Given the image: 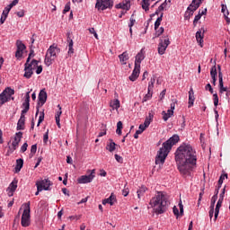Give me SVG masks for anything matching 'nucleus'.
Segmentation results:
<instances>
[{"instance_id":"nucleus-1","label":"nucleus","mask_w":230,"mask_h":230,"mask_svg":"<svg viewBox=\"0 0 230 230\" xmlns=\"http://www.w3.org/2000/svg\"><path fill=\"white\" fill-rule=\"evenodd\" d=\"M178 170L184 178L191 177V172L197 168V151L190 144H181L175 152Z\"/></svg>"},{"instance_id":"nucleus-2","label":"nucleus","mask_w":230,"mask_h":230,"mask_svg":"<svg viewBox=\"0 0 230 230\" xmlns=\"http://www.w3.org/2000/svg\"><path fill=\"white\" fill-rule=\"evenodd\" d=\"M149 204L151 208H153L155 215H163V213H166V209H168V194L164 191H157L155 196L151 199Z\"/></svg>"},{"instance_id":"nucleus-3","label":"nucleus","mask_w":230,"mask_h":230,"mask_svg":"<svg viewBox=\"0 0 230 230\" xmlns=\"http://www.w3.org/2000/svg\"><path fill=\"white\" fill-rule=\"evenodd\" d=\"M179 140V135H173L167 141L163 143L162 147L158 150L155 156V164H164V162L170 154V150H172V146H173V145H177Z\"/></svg>"},{"instance_id":"nucleus-4","label":"nucleus","mask_w":230,"mask_h":230,"mask_svg":"<svg viewBox=\"0 0 230 230\" xmlns=\"http://www.w3.org/2000/svg\"><path fill=\"white\" fill-rule=\"evenodd\" d=\"M60 53V48H58V46H57L56 44L51 45L46 53L45 56V65L49 67V66H51V64H53V62H55V58H57L58 57Z\"/></svg>"},{"instance_id":"nucleus-5","label":"nucleus","mask_w":230,"mask_h":230,"mask_svg":"<svg viewBox=\"0 0 230 230\" xmlns=\"http://www.w3.org/2000/svg\"><path fill=\"white\" fill-rule=\"evenodd\" d=\"M24 209L22 215L21 224L22 227H30L31 225V208H30V202H27L23 204Z\"/></svg>"},{"instance_id":"nucleus-6","label":"nucleus","mask_w":230,"mask_h":230,"mask_svg":"<svg viewBox=\"0 0 230 230\" xmlns=\"http://www.w3.org/2000/svg\"><path fill=\"white\" fill-rule=\"evenodd\" d=\"M114 0H96L95 8L100 12L105 10H112Z\"/></svg>"},{"instance_id":"nucleus-7","label":"nucleus","mask_w":230,"mask_h":230,"mask_svg":"<svg viewBox=\"0 0 230 230\" xmlns=\"http://www.w3.org/2000/svg\"><path fill=\"white\" fill-rule=\"evenodd\" d=\"M15 94V91L10 87L5 88L1 93H0V107H3L4 103L7 102H10V98Z\"/></svg>"},{"instance_id":"nucleus-8","label":"nucleus","mask_w":230,"mask_h":230,"mask_svg":"<svg viewBox=\"0 0 230 230\" xmlns=\"http://www.w3.org/2000/svg\"><path fill=\"white\" fill-rule=\"evenodd\" d=\"M169 44H171L170 38L168 36H163L158 44V55H164Z\"/></svg>"},{"instance_id":"nucleus-9","label":"nucleus","mask_w":230,"mask_h":230,"mask_svg":"<svg viewBox=\"0 0 230 230\" xmlns=\"http://www.w3.org/2000/svg\"><path fill=\"white\" fill-rule=\"evenodd\" d=\"M91 173L88 175H82L77 179L78 184H89V182H93L94 180V173H96V170L93 169L90 171Z\"/></svg>"},{"instance_id":"nucleus-10","label":"nucleus","mask_w":230,"mask_h":230,"mask_svg":"<svg viewBox=\"0 0 230 230\" xmlns=\"http://www.w3.org/2000/svg\"><path fill=\"white\" fill-rule=\"evenodd\" d=\"M16 52H15V58L17 60H21L22 58V55L24 54V50L26 49V45L22 43V40H16Z\"/></svg>"},{"instance_id":"nucleus-11","label":"nucleus","mask_w":230,"mask_h":230,"mask_svg":"<svg viewBox=\"0 0 230 230\" xmlns=\"http://www.w3.org/2000/svg\"><path fill=\"white\" fill-rule=\"evenodd\" d=\"M204 33H206V30L204 29V27H201L196 32V40L200 48H204Z\"/></svg>"},{"instance_id":"nucleus-12","label":"nucleus","mask_w":230,"mask_h":230,"mask_svg":"<svg viewBox=\"0 0 230 230\" xmlns=\"http://www.w3.org/2000/svg\"><path fill=\"white\" fill-rule=\"evenodd\" d=\"M36 186H40V188L45 190V191H49V190H51L50 186H51V181H49V179H44L41 181H36Z\"/></svg>"},{"instance_id":"nucleus-13","label":"nucleus","mask_w":230,"mask_h":230,"mask_svg":"<svg viewBox=\"0 0 230 230\" xmlns=\"http://www.w3.org/2000/svg\"><path fill=\"white\" fill-rule=\"evenodd\" d=\"M178 207L179 208L176 206L172 208V213L174 217H176V218H179L180 217H182V215H184V205H182L181 200L179 201ZM179 209H180V212H179Z\"/></svg>"},{"instance_id":"nucleus-14","label":"nucleus","mask_w":230,"mask_h":230,"mask_svg":"<svg viewBox=\"0 0 230 230\" xmlns=\"http://www.w3.org/2000/svg\"><path fill=\"white\" fill-rule=\"evenodd\" d=\"M21 139H22V132L19 131L15 133L14 138L12 142L13 150H17V147L19 146V143H21Z\"/></svg>"},{"instance_id":"nucleus-15","label":"nucleus","mask_w":230,"mask_h":230,"mask_svg":"<svg viewBox=\"0 0 230 230\" xmlns=\"http://www.w3.org/2000/svg\"><path fill=\"white\" fill-rule=\"evenodd\" d=\"M38 105H40V107H42V105H44V103H46V102L48 101V93H46L45 89L40 90L39 96H38Z\"/></svg>"},{"instance_id":"nucleus-16","label":"nucleus","mask_w":230,"mask_h":230,"mask_svg":"<svg viewBox=\"0 0 230 230\" xmlns=\"http://www.w3.org/2000/svg\"><path fill=\"white\" fill-rule=\"evenodd\" d=\"M117 10H126L128 12L130 10V0H124L121 3H119L115 5Z\"/></svg>"},{"instance_id":"nucleus-17","label":"nucleus","mask_w":230,"mask_h":230,"mask_svg":"<svg viewBox=\"0 0 230 230\" xmlns=\"http://www.w3.org/2000/svg\"><path fill=\"white\" fill-rule=\"evenodd\" d=\"M17 179H14L7 188V195L8 197H13V193H15V190H17Z\"/></svg>"},{"instance_id":"nucleus-18","label":"nucleus","mask_w":230,"mask_h":230,"mask_svg":"<svg viewBox=\"0 0 230 230\" xmlns=\"http://www.w3.org/2000/svg\"><path fill=\"white\" fill-rule=\"evenodd\" d=\"M217 200H218V197L213 196L210 200V207L208 211V216L211 220L213 218V215H215V204H217Z\"/></svg>"},{"instance_id":"nucleus-19","label":"nucleus","mask_w":230,"mask_h":230,"mask_svg":"<svg viewBox=\"0 0 230 230\" xmlns=\"http://www.w3.org/2000/svg\"><path fill=\"white\" fill-rule=\"evenodd\" d=\"M140 71H141V66H135V68H134L131 75H129V80L131 82H136L137 80V78L139 77Z\"/></svg>"},{"instance_id":"nucleus-20","label":"nucleus","mask_w":230,"mask_h":230,"mask_svg":"<svg viewBox=\"0 0 230 230\" xmlns=\"http://www.w3.org/2000/svg\"><path fill=\"white\" fill-rule=\"evenodd\" d=\"M116 202H117V199H116V195H114V193H111L109 198L104 199L102 200L103 206H106V204H110V206H114Z\"/></svg>"},{"instance_id":"nucleus-21","label":"nucleus","mask_w":230,"mask_h":230,"mask_svg":"<svg viewBox=\"0 0 230 230\" xmlns=\"http://www.w3.org/2000/svg\"><path fill=\"white\" fill-rule=\"evenodd\" d=\"M143 60H145V54L143 53V49H141L136 56L135 66L141 67V62H143Z\"/></svg>"},{"instance_id":"nucleus-22","label":"nucleus","mask_w":230,"mask_h":230,"mask_svg":"<svg viewBox=\"0 0 230 230\" xmlns=\"http://www.w3.org/2000/svg\"><path fill=\"white\" fill-rule=\"evenodd\" d=\"M218 80H219V93H221L222 94L227 92V87H224V75L222 74V72H219Z\"/></svg>"},{"instance_id":"nucleus-23","label":"nucleus","mask_w":230,"mask_h":230,"mask_svg":"<svg viewBox=\"0 0 230 230\" xmlns=\"http://www.w3.org/2000/svg\"><path fill=\"white\" fill-rule=\"evenodd\" d=\"M224 203V200L218 199L217 203L216 205L215 210H214V220L216 221L217 218H218V215L220 213V208H222V204Z\"/></svg>"},{"instance_id":"nucleus-24","label":"nucleus","mask_w":230,"mask_h":230,"mask_svg":"<svg viewBox=\"0 0 230 230\" xmlns=\"http://www.w3.org/2000/svg\"><path fill=\"white\" fill-rule=\"evenodd\" d=\"M195 103V93L193 92V88H190L189 91V109H191Z\"/></svg>"},{"instance_id":"nucleus-25","label":"nucleus","mask_w":230,"mask_h":230,"mask_svg":"<svg viewBox=\"0 0 230 230\" xmlns=\"http://www.w3.org/2000/svg\"><path fill=\"white\" fill-rule=\"evenodd\" d=\"M201 3L202 0H193L188 8L192 10V12H196V10H199Z\"/></svg>"},{"instance_id":"nucleus-26","label":"nucleus","mask_w":230,"mask_h":230,"mask_svg":"<svg viewBox=\"0 0 230 230\" xmlns=\"http://www.w3.org/2000/svg\"><path fill=\"white\" fill-rule=\"evenodd\" d=\"M26 121V118L24 115H21L18 122H17V130H24V122Z\"/></svg>"},{"instance_id":"nucleus-27","label":"nucleus","mask_w":230,"mask_h":230,"mask_svg":"<svg viewBox=\"0 0 230 230\" xmlns=\"http://www.w3.org/2000/svg\"><path fill=\"white\" fill-rule=\"evenodd\" d=\"M24 78L30 79L31 78L32 75H33V71L31 70V68L25 63L24 64Z\"/></svg>"},{"instance_id":"nucleus-28","label":"nucleus","mask_w":230,"mask_h":230,"mask_svg":"<svg viewBox=\"0 0 230 230\" xmlns=\"http://www.w3.org/2000/svg\"><path fill=\"white\" fill-rule=\"evenodd\" d=\"M22 166H24V160H22V158L17 159L14 168L15 173H19V172H21V170L22 169Z\"/></svg>"},{"instance_id":"nucleus-29","label":"nucleus","mask_w":230,"mask_h":230,"mask_svg":"<svg viewBox=\"0 0 230 230\" xmlns=\"http://www.w3.org/2000/svg\"><path fill=\"white\" fill-rule=\"evenodd\" d=\"M119 61L123 66L127 65V60H128V52L124 51L122 54L119 55Z\"/></svg>"},{"instance_id":"nucleus-30","label":"nucleus","mask_w":230,"mask_h":230,"mask_svg":"<svg viewBox=\"0 0 230 230\" xmlns=\"http://www.w3.org/2000/svg\"><path fill=\"white\" fill-rule=\"evenodd\" d=\"M25 64L31 69V71H35L39 66V61H37V59H32L31 63L26 61Z\"/></svg>"},{"instance_id":"nucleus-31","label":"nucleus","mask_w":230,"mask_h":230,"mask_svg":"<svg viewBox=\"0 0 230 230\" xmlns=\"http://www.w3.org/2000/svg\"><path fill=\"white\" fill-rule=\"evenodd\" d=\"M168 6V2L165 0L155 12L153 15H159L161 12L164 11L165 8Z\"/></svg>"},{"instance_id":"nucleus-32","label":"nucleus","mask_w":230,"mask_h":230,"mask_svg":"<svg viewBox=\"0 0 230 230\" xmlns=\"http://www.w3.org/2000/svg\"><path fill=\"white\" fill-rule=\"evenodd\" d=\"M110 107L112 109V111H118L120 107L119 100L115 99L110 102Z\"/></svg>"},{"instance_id":"nucleus-33","label":"nucleus","mask_w":230,"mask_h":230,"mask_svg":"<svg viewBox=\"0 0 230 230\" xmlns=\"http://www.w3.org/2000/svg\"><path fill=\"white\" fill-rule=\"evenodd\" d=\"M110 143L106 146V150H109L110 152H114L116 150V142L112 140L111 138L109 139Z\"/></svg>"},{"instance_id":"nucleus-34","label":"nucleus","mask_w":230,"mask_h":230,"mask_svg":"<svg viewBox=\"0 0 230 230\" xmlns=\"http://www.w3.org/2000/svg\"><path fill=\"white\" fill-rule=\"evenodd\" d=\"M162 116H163V119L164 121H166L167 119H170V118H172V116H173V111H162Z\"/></svg>"},{"instance_id":"nucleus-35","label":"nucleus","mask_w":230,"mask_h":230,"mask_svg":"<svg viewBox=\"0 0 230 230\" xmlns=\"http://www.w3.org/2000/svg\"><path fill=\"white\" fill-rule=\"evenodd\" d=\"M146 190H148L146 186H142L139 190H137V199L141 200V197L146 193Z\"/></svg>"},{"instance_id":"nucleus-36","label":"nucleus","mask_w":230,"mask_h":230,"mask_svg":"<svg viewBox=\"0 0 230 230\" xmlns=\"http://www.w3.org/2000/svg\"><path fill=\"white\" fill-rule=\"evenodd\" d=\"M155 84V76L151 77L149 83H148V87H147V91L149 93H154V85Z\"/></svg>"},{"instance_id":"nucleus-37","label":"nucleus","mask_w":230,"mask_h":230,"mask_svg":"<svg viewBox=\"0 0 230 230\" xmlns=\"http://www.w3.org/2000/svg\"><path fill=\"white\" fill-rule=\"evenodd\" d=\"M193 13H195V11H193L188 7L185 12V14H184L185 21H190V19H191Z\"/></svg>"},{"instance_id":"nucleus-38","label":"nucleus","mask_w":230,"mask_h":230,"mask_svg":"<svg viewBox=\"0 0 230 230\" xmlns=\"http://www.w3.org/2000/svg\"><path fill=\"white\" fill-rule=\"evenodd\" d=\"M163 15H164V13H161L160 16L156 19L155 22V30H157V28L161 26V22H163Z\"/></svg>"},{"instance_id":"nucleus-39","label":"nucleus","mask_w":230,"mask_h":230,"mask_svg":"<svg viewBox=\"0 0 230 230\" xmlns=\"http://www.w3.org/2000/svg\"><path fill=\"white\" fill-rule=\"evenodd\" d=\"M142 8L145 12H148V10H150V2H148V0H143Z\"/></svg>"},{"instance_id":"nucleus-40","label":"nucleus","mask_w":230,"mask_h":230,"mask_svg":"<svg viewBox=\"0 0 230 230\" xmlns=\"http://www.w3.org/2000/svg\"><path fill=\"white\" fill-rule=\"evenodd\" d=\"M227 179V173L221 174L218 180V189L222 188V184H224V181Z\"/></svg>"},{"instance_id":"nucleus-41","label":"nucleus","mask_w":230,"mask_h":230,"mask_svg":"<svg viewBox=\"0 0 230 230\" xmlns=\"http://www.w3.org/2000/svg\"><path fill=\"white\" fill-rule=\"evenodd\" d=\"M22 107L23 109L22 110L21 115L24 116V114H26L30 111V104L23 102Z\"/></svg>"},{"instance_id":"nucleus-42","label":"nucleus","mask_w":230,"mask_h":230,"mask_svg":"<svg viewBox=\"0 0 230 230\" xmlns=\"http://www.w3.org/2000/svg\"><path fill=\"white\" fill-rule=\"evenodd\" d=\"M154 94V92H149L147 90V93L144 96L142 102L145 103V102H148V100L152 99V95Z\"/></svg>"},{"instance_id":"nucleus-43","label":"nucleus","mask_w":230,"mask_h":230,"mask_svg":"<svg viewBox=\"0 0 230 230\" xmlns=\"http://www.w3.org/2000/svg\"><path fill=\"white\" fill-rule=\"evenodd\" d=\"M35 154H37V144L31 146L30 157H33Z\"/></svg>"},{"instance_id":"nucleus-44","label":"nucleus","mask_w":230,"mask_h":230,"mask_svg":"<svg viewBox=\"0 0 230 230\" xmlns=\"http://www.w3.org/2000/svg\"><path fill=\"white\" fill-rule=\"evenodd\" d=\"M217 66H214L210 69V76H211V78H217Z\"/></svg>"},{"instance_id":"nucleus-45","label":"nucleus","mask_w":230,"mask_h":230,"mask_svg":"<svg viewBox=\"0 0 230 230\" xmlns=\"http://www.w3.org/2000/svg\"><path fill=\"white\" fill-rule=\"evenodd\" d=\"M10 10H12V8L9 5H7L6 7H4L2 13V15L8 17V13H10Z\"/></svg>"},{"instance_id":"nucleus-46","label":"nucleus","mask_w":230,"mask_h":230,"mask_svg":"<svg viewBox=\"0 0 230 230\" xmlns=\"http://www.w3.org/2000/svg\"><path fill=\"white\" fill-rule=\"evenodd\" d=\"M71 10V2H67L65 5V8L63 10V13H67Z\"/></svg>"},{"instance_id":"nucleus-47","label":"nucleus","mask_w":230,"mask_h":230,"mask_svg":"<svg viewBox=\"0 0 230 230\" xmlns=\"http://www.w3.org/2000/svg\"><path fill=\"white\" fill-rule=\"evenodd\" d=\"M66 41L68 43V48H73L74 42H73V40L71 39V37L69 36V33H67Z\"/></svg>"},{"instance_id":"nucleus-48","label":"nucleus","mask_w":230,"mask_h":230,"mask_svg":"<svg viewBox=\"0 0 230 230\" xmlns=\"http://www.w3.org/2000/svg\"><path fill=\"white\" fill-rule=\"evenodd\" d=\"M128 193H130V190L128 188H127V185H125L124 189L122 190L123 197H128Z\"/></svg>"},{"instance_id":"nucleus-49","label":"nucleus","mask_w":230,"mask_h":230,"mask_svg":"<svg viewBox=\"0 0 230 230\" xmlns=\"http://www.w3.org/2000/svg\"><path fill=\"white\" fill-rule=\"evenodd\" d=\"M213 100H214V105L215 107H218V94L214 93L213 94Z\"/></svg>"},{"instance_id":"nucleus-50","label":"nucleus","mask_w":230,"mask_h":230,"mask_svg":"<svg viewBox=\"0 0 230 230\" xmlns=\"http://www.w3.org/2000/svg\"><path fill=\"white\" fill-rule=\"evenodd\" d=\"M42 121H44V111L40 112V114L37 127H39Z\"/></svg>"},{"instance_id":"nucleus-51","label":"nucleus","mask_w":230,"mask_h":230,"mask_svg":"<svg viewBox=\"0 0 230 230\" xmlns=\"http://www.w3.org/2000/svg\"><path fill=\"white\" fill-rule=\"evenodd\" d=\"M58 111H57L55 118H60V116H62V106H60V104L58 105Z\"/></svg>"},{"instance_id":"nucleus-52","label":"nucleus","mask_w":230,"mask_h":230,"mask_svg":"<svg viewBox=\"0 0 230 230\" xmlns=\"http://www.w3.org/2000/svg\"><path fill=\"white\" fill-rule=\"evenodd\" d=\"M133 17H134V15H132L129 19L128 28H132V26H134V24H136V19H134Z\"/></svg>"},{"instance_id":"nucleus-53","label":"nucleus","mask_w":230,"mask_h":230,"mask_svg":"<svg viewBox=\"0 0 230 230\" xmlns=\"http://www.w3.org/2000/svg\"><path fill=\"white\" fill-rule=\"evenodd\" d=\"M35 51H33V49H31L30 50V53H29V56H28V58H27V60H26V62H30V60H31V57H35Z\"/></svg>"},{"instance_id":"nucleus-54","label":"nucleus","mask_w":230,"mask_h":230,"mask_svg":"<svg viewBox=\"0 0 230 230\" xmlns=\"http://www.w3.org/2000/svg\"><path fill=\"white\" fill-rule=\"evenodd\" d=\"M150 123H152V121L150 120V119H145L143 125L146 128H148V127H150Z\"/></svg>"},{"instance_id":"nucleus-55","label":"nucleus","mask_w":230,"mask_h":230,"mask_svg":"<svg viewBox=\"0 0 230 230\" xmlns=\"http://www.w3.org/2000/svg\"><path fill=\"white\" fill-rule=\"evenodd\" d=\"M28 150V143H24L22 146H21V152H22V154H24V152H26Z\"/></svg>"},{"instance_id":"nucleus-56","label":"nucleus","mask_w":230,"mask_h":230,"mask_svg":"<svg viewBox=\"0 0 230 230\" xmlns=\"http://www.w3.org/2000/svg\"><path fill=\"white\" fill-rule=\"evenodd\" d=\"M221 6H222L221 12H222V13H224V15H226V13H227V12H229L227 10V5L222 4Z\"/></svg>"},{"instance_id":"nucleus-57","label":"nucleus","mask_w":230,"mask_h":230,"mask_svg":"<svg viewBox=\"0 0 230 230\" xmlns=\"http://www.w3.org/2000/svg\"><path fill=\"white\" fill-rule=\"evenodd\" d=\"M23 103L30 104V92H27L25 93V99H24V102Z\"/></svg>"},{"instance_id":"nucleus-58","label":"nucleus","mask_w":230,"mask_h":230,"mask_svg":"<svg viewBox=\"0 0 230 230\" xmlns=\"http://www.w3.org/2000/svg\"><path fill=\"white\" fill-rule=\"evenodd\" d=\"M206 91H209V93H211V94H213V87L211 86V84H208L205 86Z\"/></svg>"},{"instance_id":"nucleus-59","label":"nucleus","mask_w":230,"mask_h":230,"mask_svg":"<svg viewBox=\"0 0 230 230\" xmlns=\"http://www.w3.org/2000/svg\"><path fill=\"white\" fill-rule=\"evenodd\" d=\"M225 195H226V188H224V189L222 190V192H221L220 195H219L218 200H224Z\"/></svg>"},{"instance_id":"nucleus-60","label":"nucleus","mask_w":230,"mask_h":230,"mask_svg":"<svg viewBox=\"0 0 230 230\" xmlns=\"http://www.w3.org/2000/svg\"><path fill=\"white\" fill-rule=\"evenodd\" d=\"M115 159L117 163H123V157L119 156L118 154L115 155Z\"/></svg>"},{"instance_id":"nucleus-61","label":"nucleus","mask_w":230,"mask_h":230,"mask_svg":"<svg viewBox=\"0 0 230 230\" xmlns=\"http://www.w3.org/2000/svg\"><path fill=\"white\" fill-rule=\"evenodd\" d=\"M227 24H230V18H229V11H226V13L224 15Z\"/></svg>"},{"instance_id":"nucleus-62","label":"nucleus","mask_w":230,"mask_h":230,"mask_svg":"<svg viewBox=\"0 0 230 230\" xmlns=\"http://www.w3.org/2000/svg\"><path fill=\"white\" fill-rule=\"evenodd\" d=\"M16 4H19V0H13L10 4H8V6L13 8Z\"/></svg>"},{"instance_id":"nucleus-63","label":"nucleus","mask_w":230,"mask_h":230,"mask_svg":"<svg viewBox=\"0 0 230 230\" xmlns=\"http://www.w3.org/2000/svg\"><path fill=\"white\" fill-rule=\"evenodd\" d=\"M42 73V66H36V75H40Z\"/></svg>"},{"instance_id":"nucleus-64","label":"nucleus","mask_w":230,"mask_h":230,"mask_svg":"<svg viewBox=\"0 0 230 230\" xmlns=\"http://www.w3.org/2000/svg\"><path fill=\"white\" fill-rule=\"evenodd\" d=\"M175 103H177L176 100L171 103V109L168 111H172V112H173V111H175Z\"/></svg>"}]
</instances>
